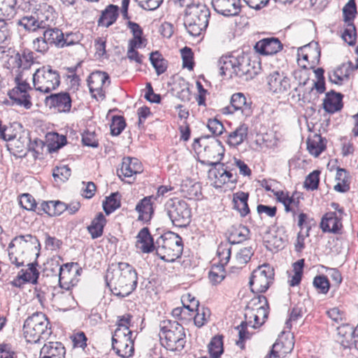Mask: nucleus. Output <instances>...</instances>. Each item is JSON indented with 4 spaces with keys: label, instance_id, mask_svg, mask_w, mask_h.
<instances>
[{
    "label": "nucleus",
    "instance_id": "nucleus-51",
    "mask_svg": "<svg viewBox=\"0 0 358 358\" xmlns=\"http://www.w3.org/2000/svg\"><path fill=\"white\" fill-rule=\"evenodd\" d=\"M343 39L350 45H353L356 43L357 31L354 23H347L342 34Z\"/></svg>",
    "mask_w": 358,
    "mask_h": 358
},
{
    "label": "nucleus",
    "instance_id": "nucleus-22",
    "mask_svg": "<svg viewBox=\"0 0 358 358\" xmlns=\"http://www.w3.org/2000/svg\"><path fill=\"white\" fill-rule=\"evenodd\" d=\"M343 94L331 90L325 94L323 100V108L328 113L333 114L340 111L343 108Z\"/></svg>",
    "mask_w": 358,
    "mask_h": 358
},
{
    "label": "nucleus",
    "instance_id": "nucleus-37",
    "mask_svg": "<svg viewBox=\"0 0 358 358\" xmlns=\"http://www.w3.org/2000/svg\"><path fill=\"white\" fill-rule=\"evenodd\" d=\"M113 350H116V353L121 357H129L134 351V341L132 338L129 339L122 340L120 341L112 343Z\"/></svg>",
    "mask_w": 358,
    "mask_h": 358
},
{
    "label": "nucleus",
    "instance_id": "nucleus-47",
    "mask_svg": "<svg viewBox=\"0 0 358 358\" xmlns=\"http://www.w3.org/2000/svg\"><path fill=\"white\" fill-rule=\"evenodd\" d=\"M357 14L355 0H349L343 8V20L346 23H353Z\"/></svg>",
    "mask_w": 358,
    "mask_h": 358
},
{
    "label": "nucleus",
    "instance_id": "nucleus-4",
    "mask_svg": "<svg viewBox=\"0 0 358 358\" xmlns=\"http://www.w3.org/2000/svg\"><path fill=\"white\" fill-rule=\"evenodd\" d=\"M162 345L171 351L182 350L186 343L184 327L176 321L164 320L159 324Z\"/></svg>",
    "mask_w": 358,
    "mask_h": 358
},
{
    "label": "nucleus",
    "instance_id": "nucleus-41",
    "mask_svg": "<svg viewBox=\"0 0 358 358\" xmlns=\"http://www.w3.org/2000/svg\"><path fill=\"white\" fill-rule=\"evenodd\" d=\"M231 248L228 243H221L217 250V255L220 259V266H216V269L223 270L224 265L227 264L231 257Z\"/></svg>",
    "mask_w": 358,
    "mask_h": 358
},
{
    "label": "nucleus",
    "instance_id": "nucleus-9",
    "mask_svg": "<svg viewBox=\"0 0 358 358\" xmlns=\"http://www.w3.org/2000/svg\"><path fill=\"white\" fill-rule=\"evenodd\" d=\"M33 83L36 90L49 93L56 90L60 85V76L59 72L50 66H43L34 73Z\"/></svg>",
    "mask_w": 358,
    "mask_h": 358
},
{
    "label": "nucleus",
    "instance_id": "nucleus-30",
    "mask_svg": "<svg viewBox=\"0 0 358 358\" xmlns=\"http://www.w3.org/2000/svg\"><path fill=\"white\" fill-rule=\"evenodd\" d=\"M248 136V127L245 124H241L234 131L227 135V143L231 147H237L247 140Z\"/></svg>",
    "mask_w": 358,
    "mask_h": 358
},
{
    "label": "nucleus",
    "instance_id": "nucleus-23",
    "mask_svg": "<svg viewBox=\"0 0 358 358\" xmlns=\"http://www.w3.org/2000/svg\"><path fill=\"white\" fill-rule=\"evenodd\" d=\"M156 200L154 196H145L136 206L135 210L138 213V220L144 222L150 221L154 214L152 200Z\"/></svg>",
    "mask_w": 358,
    "mask_h": 358
},
{
    "label": "nucleus",
    "instance_id": "nucleus-58",
    "mask_svg": "<svg viewBox=\"0 0 358 358\" xmlns=\"http://www.w3.org/2000/svg\"><path fill=\"white\" fill-rule=\"evenodd\" d=\"M142 44H136L134 41L129 42L127 57L130 61H135L138 64H142L143 56L140 55L136 48L141 47Z\"/></svg>",
    "mask_w": 358,
    "mask_h": 358
},
{
    "label": "nucleus",
    "instance_id": "nucleus-11",
    "mask_svg": "<svg viewBox=\"0 0 358 358\" xmlns=\"http://www.w3.org/2000/svg\"><path fill=\"white\" fill-rule=\"evenodd\" d=\"M110 83L109 75L103 71L91 73L87 79V84L92 97L96 100H103L106 97L104 87Z\"/></svg>",
    "mask_w": 358,
    "mask_h": 358
},
{
    "label": "nucleus",
    "instance_id": "nucleus-32",
    "mask_svg": "<svg viewBox=\"0 0 358 358\" xmlns=\"http://www.w3.org/2000/svg\"><path fill=\"white\" fill-rule=\"evenodd\" d=\"M16 0H0V29L5 28L9 20L15 14Z\"/></svg>",
    "mask_w": 358,
    "mask_h": 358
},
{
    "label": "nucleus",
    "instance_id": "nucleus-43",
    "mask_svg": "<svg viewBox=\"0 0 358 358\" xmlns=\"http://www.w3.org/2000/svg\"><path fill=\"white\" fill-rule=\"evenodd\" d=\"M118 192L112 193L109 196L106 198L103 202V208L106 215H109L119 208L121 206Z\"/></svg>",
    "mask_w": 358,
    "mask_h": 358
},
{
    "label": "nucleus",
    "instance_id": "nucleus-52",
    "mask_svg": "<svg viewBox=\"0 0 358 358\" xmlns=\"http://www.w3.org/2000/svg\"><path fill=\"white\" fill-rule=\"evenodd\" d=\"M126 127L124 118L120 115H115L110 124V133L113 136L120 135Z\"/></svg>",
    "mask_w": 358,
    "mask_h": 358
},
{
    "label": "nucleus",
    "instance_id": "nucleus-45",
    "mask_svg": "<svg viewBox=\"0 0 358 358\" xmlns=\"http://www.w3.org/2000/svg\"><path fill=\"white\" fill-rule=\"evenodd\" d=\"M222 336H214L208 345V352L213 358H219L223 353Z\"/></svg>",
    "mask_w": 358,
    "mask_h": 358
},
{
    "label": "nucleus",
    "instance_id": "nucleus-31",
    "mask_svg": "<svg viewBox=\"0 0 358 358\" xmlns=\"http://www.w3.org/2000/svg\"><path fill=\"white\" fill-rule=\"evenodd\" d=\"M315 47L313 48L312 45L310 43L298 48V63L301 67L304 69L308 68L309 64L308 59L310 57L313 56L317 58L320 57V51L317 47V44H315Z\"/></svg>",
    "mask_w": 358,
    "mask_h": 358
},
{
    "label": "nucleus",
    "instance_id": "nucleus-38",
    "mask_svg": "<svg viewBox=\"0 0 358 358\" xmlns=\"http://www.w3.org/2000/svg\"><path fill=\"white\" fill-rule=\"evenodd\" d=\"M250 229L242 224L233 226L229 234V241L233 243H240L250 238Z\"/></svg>",
    "mask_w": 358,
    "mask_h": 358
},
{
    "label": "nucleus",
    "instance_id": "nucleus-56",
    "mask_svg": "<svg viewBox=\"0 0 358 358\" xmlns=\"http://www.w3.org/2000/svg\"><path fill=\"white\" fill-rule=\"evenodd\" d=\"M254 254L252 247L243 248L236 254V261L237 264L242 267L243 265L247 264Z\"/></svg>",
    "mask_w": 358,
    "mask_h": 358
},
{
    "label": "nucleus",
    "instance_id": "nucleus-62",
    "mask_svg": "<svg viewBox=\"0 0 358 358\" xmlns=\"http://www.w3.org/2000/svg\"><path fill=\"white\" fill-rule=\"evenodd\" d=\"M20 204L23 208L27 210H35L37 208L34 198L29 194H24L22 195Z\"/></svg>",
    "mask_w": 358,
    "mask_h": 358
},
{
    "label": "nucleus",
    "instance_id": "nucleus-36",
    "mask_svg": "<svg viewBox=\"0 0 358 358\" xmlns=\"http://www.w3.org/2000/svg\"><path fill=\"white\" fill-rule=\"evenodd\" d=\"M325 139L320 134H314L307 140V149L310 155L318 157L325 149Z\"/></svg>",
    "mask_w": 358,
    "mask_h": 358
},
{
    "label": "nucleus",
    "instance_id": "nucleus-64",
    "mask_svg": "<svg viewBox=\"0 0 358 358\" xmlns=\"http://www.w3.org/2000/svg\"><path fill=\"white\" fill-rule=\"evenodd\" d=\"M209 131L215 136L221 135L224 130L222 123L217 118L209 119L207 124Z\"/></svg>",
    "mask_w": 358,
    "mask_h": 358
},
{
    "label": "nucleus",
    "instance_id": "nucleus-61",
    "mask_svg": "<svg viewBox=\"0 0 358 358\" xmlns=\"http://www.w3.org/2000/svg\"><path fill=\"white\" fill-rule=\"evenodd\" d=\"M182 59V66L184 68H187L192 70L194 68L193 62V52L192 49L188 47H185L180 50Z\"/></svg>",
    "mask_w": 358,
    "mask_h": 358
},
{
    "label": "nucleus",
    "instance_id": "nucleus-14",
    "mask_svg": "<svg viewBox=\"0 0 358 358\" xmlns=\"http://www.w3.org/2000/svg\"><path fill=\"white\" fill-rule=\"evenodd\" d=\"M223 114H233L240 111L242 115L248 117L252 115V102L248 101L244 94L238 92L231 96L230 105L222 109Z\"/></svg>",
    "mask_w": 358,
    "mask_h": 358
},
{
    "label": "nucleus",
    "instance_id": "nucleus-29",
    "mask_svg": "<svg viewBox=\"0 0 358 358\" xmlns=\"http://www.w3.org/2000/svg\"><path fill=\"white\" fill-rule=\"evenodd\" d=\"M38 210V214L43 212L49 216H59L66 210V203L60 201H43Z\"/></svg>",
    "mask_w": 358,
    "mask_h": 358
},
{
    "label": "nucleus",
    "instance_id": "nucleus-10",
    "mask_svg": "<svg viewBox=\"0 0 358 358\" xmlns=\"http://www.w3.org/2000/svg\"><path fill=\"white\" fill-rule=\"evenodd\" d=\"M274 270L268 264H263L255 269L250 280V286L253 292L264 293L273 283Z\"/></svg>",
    "mask_w": 358,
    "mask_h": 358
},
{
    "label": "nucleus",
    "instance_id": "nucleus-5",
    "mask_svg": "<svg viewBox=\"0 0 358 358\" xmlns=\"http://www.w3.org/2000/svg\"><path fill=\"white\" fill-rule=\"evenodd\" d=\"M24 336L29 343L47 340L52 334L50 322L45 314L36 312L28 317L23 325Z\"/></svg>",
    "mask_w": 358,
    "mask_h": 358
},
{
    "label": "nucleus",
    "instance_id": "nucleus-6",
    "mask_svg": "<svg viewBox=\"0 0 358 358\" xmlns=\"http://www.w3.org/2000/svg\"><path fill=\"white\" fill-rule=\"evenodd\" d=\"M156 254L162 260L174 262L180 257L183 250L182 238L176 233L168 231L155 241Z\"/></svg>",
    "mask_w": 358,
    "mask_h": 358
},
{
    "label": "nucleus",
    "instance_id": "nucleus-40",
    "mask_svg": "<svg viewBox=\"0 0 358 358\" xmlns=\"http://www.w3.org/2000/svg\"><path fill=\"white\" fill-rule=\"evenodd\" d=\"M45 40L49 45H54L57 48H62L63 32L58 28H48L43 34Z\"/></svg>",
    "mask_w": 358,
    "mask_h": 358
},
{
    "label": "nucleus",
    "instance_id": "nucleus-25",
    "mask_svg": "<svg viewBox=\"0 0 358 358\" xmlns=\"http://www.w3.org/2000/svg\"><path fill=\"white\" fill-rule=\"evenodd\" d=\"M342 227V222L335 212L325 213L320 222V228L323 232L338 234Z\"/></svg>",
    "mask_w": 358,
    "mask_h": 358
},
{
    "label": "nucleus",
    "instance_id": "nucleus-55",
    "mask_svg": "<svg viewBox=\"0 0 358 358\" xmlns=\"http://www.w3.org/2000/svg\"><path fill=\"white\" fill-rule=\"evenodd\" d=\"M194 311H196L194 318V324L196 327H201L207 323L210 315V310L208 308L202 307L201 309L198 308V310Z\"/></svg>",
    "mask_w": 358,
    "mask_h": 358
},
{
    "label": "nucleus",
    "instance_id": "nucleus-44",
    "mask_svg": "<svg viewBox=\"0 0 358 358\" xmlns=\"http://www.w3.org/2000/svg\"><path fill=\"white\" fill-rule=\"evenodd\" d=\"M17 132L12 124H3L0 120V140L9 143L17 137Z\"/></svg>",
    "mask_w": 358,
    "mask_h": 358
},
{
    "label": "nucleus",
    "instance_id": "nucleus-42",
    "mask_svg": "<svg viewBox=\"0 0 358 358\" xmlns=\"http://www.w3.org/2000/svg\"><path fill=\"white\" fill-rule=\"evenodd\" d=\"M37 264L30 263L28 264V268L20 271V278L22 279L23 283L31 282L36 284L39 277V272L36 268Z\"/></svg>",
    "mask_w": 358,
    "mask_h": 358
},
{
    "label": "nucleus",
    "instance_id": "nucleus-17",
    "mask_svg": "<svg viewBox=\"0 0 358 358\" xmlns=\"http://www.w3.org/2000/svg\"><path fill=\"white\" fill-rule=\"evenodd\" d=\"M212 166L213 167L208 171V178L213 182L215 187H221L224 184L229 182H236V177L224 168V164L218 163Z\"/></svg>",
    "mask_w": 358,
    "mask_h": 358
},
{
    "label": "nucleus",
    "instance_id": "nucleus-53",
    "mask_svg": "<svg viewBox=\"0 0 358 358\" xmlns=\"http://www.w3.org/2000/svg\"><path fill=\"white\" fill-rule=\"evenodd\" d=\"M303 266V259H299L293 264L294 274L292 277V279L289 280V284L290 286L294 287L300 283L301 280Z\"/></svg>",
    "mask_w": 358,
    "mask_h": 358
},
{
    "label": "nucleus",
    "instance_id": "nucleus-24",
    "mask_svg": "<svg viewBox=\"0 0 358 358\" xmlns=\"http://www.w3.org/2000/svg\"><path fill=\"white\" fill-rule=\"evenodd\" d=\"M255 48L262 55H273L282 48V45L277 38H267L258 41Z\"/></svg>",
    "mask_w": 358,
    "mask_h": 358
},
{
    "label": "nucleus",
    "instance_id": "nucleus-50",
    "mask_svg": "<svg viewBox=\"0 0 358 358\" xmlns=\"http://www.w3.org/2000/svg\"><path fill=\"white\" fill-rule=\"evenodd\" d=\"M313 285L318 293L327 294L330 288V283L327 276L324 275H317L314 278Z\"/></svg>",
    "mask_w": 358,
    "mask_h": 358
},
{
    "label": "nucleus",
    "instance_id": "nucleus-54",
    "mask_svg": "<svg viewBox=\"0 0 358 358\" xmlns=\"http://www.w3.org/2000/svg\"><path fill=\"white\" fill-rule=\"evenodd\" d=\"M71 169L67 165H61L53 169L52 176L56 181L65 182L71 176Z\"/></svg>",
    "mask_w": 358,
    "mask_h": 358
},
{
    "label": "nucleus",
    "instance_id": "nucleus-26",
    "mask_svg": "<svg viewBox=\"0 0 358 358\" xmlns=\"http://www.w3.org/2000/svg\"><path fill=\"white\" fill-rule=\"evenodd\" d=\"M136 238V248L142 252L150 253L156 250L155 242H154L153 238L148 227H144L141 229Z\"/></svg>",
    "mask_w": 358,
    "mask_h": 358
},
{
    "label": "nucleus",
    "instance_id": "nucleus-7",
    "mask_svg": "<svg viewBox=\"0 0 358 358\" xmlns=\"http://www.w3.org/2000/svg\"><path fill=\"white\" fill-rule=\"evenodd\" d=\"M164 211L176 227H186L191 222L192 209L184 199L176 197L168 199Z\"/></svg>",
    "mask_w": 358,
    "mask_h": 358
},
{
    "label": "nucleus",
    "instance_id": "nucleus-12",
    "mask_svg": "<svg viewBox=\"0 0 358 358\" xmlns=\"http://www.w3.org/2000/svg\"><path fill=\"white\" fill-rule=\"evenodd\" d=\"M81 268H78L77 263H67L59 267V284L60 287L69 290L78 282V275H80Z\"/></svg>",
    "mask_w": 358,
    "mask_h": 358
},
{
    "label": "nucleus",
    "instance_id": "nucleus-19",
    "mask_svg": "<svg viewBox=\"0 0 358 358\" xmlns=\"http://www.w3.org/2000/svg\"><path fill=\"white\" fill-rule=\"evenodd\" d=\"M267 83L269 90L276 94L287 92L291 87L289 78L278 71L271 73L267 77Z\"/></svg>",
    "mask_w": 358,
    "mask_h": 358
},
{
    "label": "nucleus",
    "instance_id": "nucleus-59",
    "mask_svg": "<svg viewBox=\"0 0 358 358\" xmlns=\"http://www.w3.org/2000/svg\"><path fill=\"white\" fill-rule=\"evenodd\" d=\"M82 38V35L78 32L63 33V38L62 41V48L78 44Z\"/></svg>",
    "mask_w": 358,
    "mask_h": 358
},
{
    "label": "nucleus",
    "instance_id": "nucleus-18",
    "mask_svg": "<svg viewBox=\"0 0 358 358\" xmlns=\"http://www.w3.org/2000/svg\"><path fill=\"white\" fill-rule=\"evenodd\" d=\"M224 153L222 143L213 138L208 145H203V157L206 158V164L213 166L220 163Z\"/></svg>",
    "mask_w": 358,
    "mask_h": 358
},
{
    "label": "nucleus",
    "instance_id": "nucleus-33",
    "mask_svg": "<svg viewBox=\"0 0 358 358\" xmlns=\"http://www.w3.org/2000/svg\"><path fill=\"white\" fill-rule=\"evenodd\" d=\"M119 16V7L110 4L102 11L99 20V24L105 27H109L114 24Z\"/></svg>",
    "mask_w": 358,
    "mask_h": 358
},
{
    "label": "nucleus",
    "instance_id": "nucleus-39",
    "mask_svg": "<svg viewBox=\"0 0 358 358\" xmlns=\"http://www.w3.org/2000/svg\"><path fill=\"white\" fill-rule=\"evenodd\" d=\"M17 24L23 27L26 30L34 31L38 29H45L48 24L43 21H38L35 16L26 15L18 20Z\"/></svg>",
    "mask_w": 358,
    "mask_h": 358
},
{
    "label": "nucleus",
    "instance_id": "nucleus-27",
    "mask_svg": "<svg viewBox=\"0 0 358 358\" xmlns=\"http://www.w3.org/2000/svg\"><path fill=\"white\" fill-rule=\"evenodd\" d=\"M142 171L141 162L136 158L124 157L122 162L121 168L117 170L119 177H131L134 174L140 173Z\"/></svg>",
    "mask_w": 358,
    "mask_h": 358
},
{
    "label": "nucleus",
    "instance_id": "nucleus-49",
    "mask_svg": "<svg viewBox=\"0 0 358 358\" xmlns=\"http://www.w3.org/2000/svg\"><path fill=\"white\" fill-rule=\"evenodd\" d=\"M298 226L300 227L301 231L305 228L306 229V236H309L312 227L316 226V222L307 214L301 213L299 215Z\"/></svg>",
    "mask_w": 358,
    "mask_h": 358
},
{
    "label": "nucleus",
    "instance_id": "nucleus-15",
    "mask_svg": "<svg viewBox=\"0 0 358 358\" xmlns=\"http://www.w3.org/2000/svg\"><path fill=\"white\" fill-rule=\"evenodd\" d=\"M248 315L249 313H246L245 315L248 320L242 322L241 324L236 327L238 330V340L236 341V345L241 349L245 348V341L250 338V334L247 331V327L251 326L252 328L256 329L265 322V320L261 318L257 313H252L251 315L249 316V319H248Z\"/></svg>",
    "mask_w": 358,
    "mask_h": 358
},
{
    "label": "nucleus",
    "instance_id": "nucleus-3",
    "mask_svg": "<svg viewBox=\"0 0 358 358\" xmlns=\"http://www.w3.org/2000/svg\"><path fill=\"white\" fill-rule=\"evenodd\" d=\"M210 16L209 8L201 3L185 8L184 25L187 32L194 37L202 35L208 27Z\"/></svg>",
    "mask_w": 358,
    "mask_h": 358
},
{
    "label": "nucleus",
    "instance_id": "nucleus-21",
    "mask_svg": "<svg viewBox=\"0 0 358 358\" xmlns=\"http://www.w3.org/2000/svg\"><path fill=\"white\" fill-rule=\"evenodd\" d=\"M355 69L354 64L348 61L338 66L336 69L329 71L328 73L329 80L331 83L341 85L344 80L349 78L351 72Z\"/></svg>",
    "mask_w": 358,
    "mask_h": 358
},
{
    "label": "nucleus",
    "instance_id": "nucleus-8",
    "mask_svg": "<svg viewBox=\"0 0 358 358\" xmlns=\"http://www.w3.org/2000/svg\"><path fill=\"white\" fill-rule=\"evenodd\" d=\"M29 245H34L38 250L41 248L38 239L31 234L20 235L13 238L8 247L9 259L13 264L17 267L23 266L24 260L22 255Z\"/></svg>",
    "mask_w": 358,
    "mask_h": 358
},
{
    "label": "nucleus",
    "instance_id": "nucleus-2",
    "mask_svg": "<svg viewBox=\"0 0 358 358\" xmlns=\"http://www.w3.org/2000/svg\"><path fill=\"white\" fill-rule=\"evenodd\" d=\"M217 66L220 75H229L230 78H238L243 81L252 79L257 73L254 64L251 63L250 57L243 51H236L231 55L222 56L217 62Z\"/></svg>",
    "mask_w": 358,
    "mask_h": 358
},
{
    "label": "nucleus",
    "instance_id": "nucleus-48",
    "mask_svg": "<svg viewBox=\"0 0 358 358\" xmlns=\"http://www.w3.org/2000/svg\"><path fill=\"white\" fill-rule=\"evenodd\" d=\"M150 60L157 75L162 74L166 71V66L165 61L158 51L153 52L150 54Z\"/></svg>",
    "mask_w": 358,
    "mask_h": 358
},
{
    "label": "nucleus",
    "instance_id": "nucleus-1",
    "mask_svg": "<svg viewBox=\"0 0 358 358\" xmlns=\"http://www.w3.org/2000/svg\"><path fill=\"white\" fill-rule=\"evenodd\" d=\"M105 280L112 293L124 298L132 293L138 284L136 269L129 263L119 262L117 268L108 269Z\"/></svg>",
    "mask_w": 358,
    "mask_h": 358
},
{
    "label": "nucleus",
    "instance_id": "nucleus-13",
    "mask_svg": "<svg viewBox=\"0 0 358 358\" xmlns=\"http://www.w3.org/2000/svg\"><path fill=\"white\" fill-rule=\"evenodd\" d=\"M16 86L8 93L9 98L19 106H23L25 108L29 109L32 103L28 90L31 87L26 81H22L20 77L15 79Z\"/></svg>",
    "mask_w": 358,
    "mask_h": 358
},
{
    "label": "nucleus",
    "instance_id": "nucleus-63",
    "mask_svg": "<svg viewBox=\"0 0 358 358\" xmlns=\"http://www.w3.org/2000/svg\"><path fill=\"white\" fill-rule=\"evenodd\" d=\"M83 143L88 147L97 148L99 146L98 139L94 131H85L82 135Z\"/></svg>",
    "mask_w": 358,
    "mask_h": 358
},
{
    "label": "nucleus",
    "instance_id": "nucleus-35",
    "mask_svg": "<svg viewBox=\"0 0 358 358\" xmlns=\"http://www.w3.org/2000/svg\"><path fill=\"white\" fill-rule=\"evenodd\" d=\"M106 224V219L102 213H99L92 220L87 229L92 239H96L103 235V227Z\"/></svg>",
    "mask_w": 358,
    "mask_h": 358
},
{
    "label": "nucleus",
    "instance_id": "nucleus-16",
    "mask_svg": "<svg viewBox=\"0 0 358 358\" xmlns=\"http://www.w3.org/2000/svg\"><path fill=\"white\" fill-rule=\"evenodd\" d=\"M46 106L54 108L59 113H69L72 106L71 97L69 92L54 93L45 99Z\"/></svg>",
    "mask_w": 358,
    "mask_h": 358
},
{
    "label": "nucleus",
    "instance_id": "nucleus-60",
    "mask_svg": "<svg viewBox=\"0 0 358 358\" xmlns=\"http://www.w3.org/2000/svg\"><path fill=\"white\" fill-rule=\"evenodd\" d=\"M66 143L67 140L65 136L54 134L52 142L48 145L49 150L50 152H55L65 145Z\"/></svg>",
    "mask_w": 358,
    "mask_h": 358
},
{
    "label": "nucleus",
    "instance_id": "nucleus-28",
    "mask_svg": "<svg viewBox=\"0 0 358 358\" xmlns=\"http://www.w3.org/2000/svg\"><path fill=\"white\" fill-rule=\"evenodd\" d=\"M65 348L60 342H49L41 349L39 358H64Z\"/></svg>",
    "mask_w": 358,
    "mask_h": 358
},
{
    "label": "nucleus",
    "instance_id": "nucleus-20",
    "mask_svg": "<svg viewBox=\"0 0 358 358\" xmlns=\"http://www.w3.org/2000/svg\"><path fill=\"white\" fill-rule=\"evenodd\" d=\"M214 10L224 16L238 15L241 12L240 0H212Z\"/></svg>",
    "mask_w": 358,
    "mask_h": 358
},
{
    "label": "nucleus",
    "instance_id": "nucleus-34",
    "mask_svg": "<svg viewBox=\"0 0 358 358\" xmlns=\"http://www.w3.org/2000/svg\"><path fill=\"white\" fill-rule=\"evenodd\" d=\"M249 194L239 191L233 195L234 208L238 210L241 217H245L250 213L248 204Z\"/></svg>",
    "mask_w": 358,
    "mask_h": 358
},
{
    "label": "nucleus",
    "instance_id": "nucleus-46",
    "mask_svg": "<svg viewBox=\"0 0 358 358\" xmlns=\"http://www.w3.org/2000/svg\"><path fill=\"white\" fill-rule=\"evenodd\" d=\"M127 27L129 29L133 35V38L130 39L129 42L134 41L136 44H143L146 39L143 37V31L141 26L134 22L127 20Z\"/></svg>",
    "mask_w": 358,
    "mask_h": 358
},
{
    "label": "nucleus",
    "instance_id": "nucleus-57",
    "mask_svg": "<svg viewBox=\"0 0 358 358\" xmlns=\"http://www.w3.org/2000/svg\"><path fill=\"white\" fill-rule=\"evenodd\" d=\"M320 171L317 170L309 173L304 181V187L310 190L317 189L320 182Z\"/></svg>",
    "mask_w": 358,
    "mask_h": 358
}]
</instances>
